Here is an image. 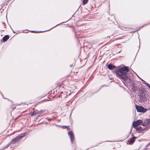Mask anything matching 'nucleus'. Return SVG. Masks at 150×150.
Here are the masks:
<instances>
[{
  "label": "nucleus",
  "mask_w": 150,
  "mask_h": 150,
  "mask_svg": "<svg viewBox=\"0 0 150 150\" xmlns=\"http://www.w3.org/2000/svg\"><path fill=\"white\" fill-rule=\"evenodd\" d=\"M144 26H145V25H144ZM144 26H143L141 27V28H142V27H143Z\"/></svg>",
  "instance_id": "27"
},
{
  "label": "nucleus",
  "mask_w": 150,
  "mask_h": 150,
  "mask_svg": "<svg viewBox=\"0 0 150 150\" xmlns=\"http://www.w3.org/2000/svg\"><path fill=\"white\" fill-rule=\"evenodd\" d=\"M64 127H67V126H64Z\"/></svg>",
  "instance_id": "22"
},
{
  "label": "nucleus",
  "mask_w": 150,
  "mask_h": 150,
  "mask_svg": "<svg viewBox=\"0 0 150 150\" xmlns=\"http://www.w3.org/2000/svg\"><path fill=\"white\" fill-rule=\"evenodd\" d=\"M144 88L140 89L139 88L138 90L140 92V94L139 95V101L140 102H142V101H144L146 100V98L145 97V94L144 92Z\"/></svg>",
  "instance_id": "2"
},
{
  "label": "nucleus",
  "mask_w": 150,
  "mask_h": 150,
  "mask_svg": "<svg viewBox=\"0 0 150 150\" xmlns=\"http://www.w3.org/2000/svg\"><path fill=\"white\" fill-rule=\"evenodd\" d=\"M136 138L135 137H132L128 141L127 144H132L134 142L135 139Z\"/></svg>",
  "instance_id": "7"
},
{
  "label": "nucleus",
  "mask_w": 150,
  "mask_h": 150,
  "mask_svg": "<svg viewBox=\"0 0 150 150\" xmlns=\"http://www.w3.org/2000/svg\"><path fill=\"white\" fill-rule=\"evenodd\" d=\"M82 29L83 30H85V28H83Z\"/></svg>",
  "instance_id": "23"
},
{
  "label": "nucleus",
  "mask_w": 150,
  "mask_h": 150,
  "mask_svg": "<svg viewBox=\"0 0 150 150\" xmlns=\"http://www.w3.org/2000/svg\"><path fill=\"white\" fill-rule=\"evenodd\" d=\"M21 117V115L18 116V118L20 117Z\"/></svg>",
  "instance_id": "21"
},
{
  "label": "nucleus",
  "mask_w": 150,
  "mask_h": 150,
  "mask_svg": "<svg viewBox=\"0 0 150 150\" xmlns=\"http://www.w3.org/2000/svg\"><path fill=\"white\" fill-rule=\"evenodd\" d=\"M59 24H58V25H57L56 26H54V27H53V28H54V27H56V26H57V25H59Z\"/></svg>",
  "instance_id": "20"
},
{
  "label": "nucleus",
  "mask_w": 150,
  "mask_h": 150,
  "mask_svg": "<svg viewBox=\"0 0 150 150\" xmlns=\"http://www.w3.org/2000/svg\"><path fill=\"white\" fill-rule=\"evenodd\" d=\"M72 66H73V65H72H72H70V67H72Z\"/></svg>",
  "instance_id": "19"
},
{
  "label": "nucleus",
  "mask_w": 150,
  "mask_h": 150,
  "mask_svg": "<svg viewBox=\"0 0 150 150\" xmlns=\"http://www.w3.org/2000/svg\"><path fill=\"white\" fill-rule=\"evenodd\" d=\"M136 109L137 111L138 112L144 113L146 112L147 110L146 108H144L142 106L138 105L136 106Z\"/></svg>",
  "instance_id": "4"
},
{
  "label": "nucleus",
  "mask_w": 150,
  "mask_h": 150,
  "mask_svg": "<svg viewBox=\"0 0 150 150\" xmlns=\"http://www.w3.org/2000/svg\"><path fill=\"white\" fill-rule=\"evenodd\" d=\"M150 128V126L149 127H143L142 128V131L145 130H147Z\"/></svg>",
  "instance_id": "13"
},
{
  "label": "nucleus",
  "mask_w": 150,
  "mask_h": 150,
  "mask_svg": "<svg viewBox=\"0 0 150 150\" xmlns=\"http://www.w3.org/2000/svg\"><path fill=\"white\" fill-rule=\"evenodd\" d=\"M150 122V120L149 119H146L142 123V125L144 126H146L148 125Z\"/></svg>",
  "instance_id": "9"
},
{
  "label": "nucleus",
  "mask_w": 150,
  "mask_h": 150,
  "mask_svg": "<svg viewBox=\"0 0 150 150\" xmlns=\"http://www.w3.org/2000/svg\"><path fill=\"white\" fill-rule=\"evenodd\" d=\"M88 0H83V4L84 5L87 4L88 2Z\"/></svg>",
  "instance_id": "15"
},
{
  "label": "nucleus",
  "mask_w": 150,
  "mask_h": 150,
  "mask_svg": "<svg viewBox=\"0 0 150 150\" xmlns=\"http://www.w3.org/2000/svg\"><path fill=\"white\" fill-rule=\"evenodd\" d=\"M108 68L110 70L115 69L116 67L111 64H109L108 65Z\"/></svg>",
  "instance_id": "10"
},
{
  "label": "nucleus",
  "mask_w": 150,
  "mask_h": 150,
  "mask_svg": "<svg viewBox=\"0 0 150 150\" xmlns=\"http://www.w3.org/2000/svg\"><path fill=\"white\" fill-rule=\"evenodd\" d=\"M26 135V133H23L22 135L21 136H17L16 137L12 139L11 141L9 142L11 144H14L17 142L19 139L25 136Z\"/></svg>",
  "instance_id": "3"
},
{
  "label": "nucleus",
  "mask_w": 150,
  "mask_h": 150,
  "mask_svg": "<svg viewBox=\"0 0 150 150\" xmlns=\"http://www.w3.org/2000/svg\"><path fill=\"white\" fill-rule=\"evenodd\" d=\"M34 111L32 112L29 113V114L31 116H33L34 115H37L38 114V111L37 110H35L34 109Z\"/></svg>",
  "instance_id": "8"
},
{
  "label": "nucleus",
  "mask_w": 150,
  "mask_h": 150,
  "mask_svg": "<svg viewBox=\"0 0 150 150\" xmlns=\"http://www.w3.org/2000/svg\"><path fill=\"white\" fill-rule=\"evenodd\" d=\"M141 80H142V81H144L142 79H141Z\"/></svg>",
  "instance_id": "24"
},
{
  "label": "nucleus",
  "mask_w": 150,
  "mask_h": 150,
  "mask_svg": "<svg viewBox=\"0 0 150 150\" xmlns=\"http://www.w3.org/2000/svg\"><path fill=\"white\" fill-rule=\"evenodd\" d=\"M129 68L127 67L124 66L114 70V73L119 76L120 78L122 79L124 81L128 83H131V89L134 92L137 91V83L129 78L128 76L127 72L129 71Z\"/></svg>",
  "instance_id": "1"
},
{
  "label": "nucleus",
  "mask_w": 150,
  "mask_h": 150,
  "mask_svg": "<svg viewBox=\"0 0 150 150\" xmlns=\"http://www.w3.org/2000/svg\"><path fill=\"white\" fill-rule=\"evenodd\" d=\"M43 112V111L41 110L40 111H38V114H41Z\"/></svg>",
  "instance_id": "16"
},
{
  "label": "nucleus",
  "mask_w": 150,
  "mask_h": 150,
  "mask_svg": "<svg viewBox=\"0 0 150 150\" xmlns=\"http://www.w3.org/2000/svg\"><path fill=\"white\" fill-rule=\"evenodd\" d=\"M11 145L10 143L9 142L8 144L7 145H5V146H4L3 148H2V149H5L6 148L8 147L10 145Z\"/></svg>",
  "instance_id": "14"
},
{
  "label": "nucleus",
  "mask_w": 150,
  "mask_h": 150,
  "mask_svg": "<svg viewBox=\"0 0 150 150\" xmlns=\"http://www.w3.org/2000/svg\"><path fill=\"white\" fill-rule=\"evenodd\" d=\"M110 6V4H109V6Z\"/></svg>",
  "instance_id": "26"
},
{
  "label": "nucleus",
  "mask_w": 150,
  "mask_h": 150,
  "mask_svg": "<svg viewBox=\"0 0 150 150\" xmlns=\"http://www.w3.org/2000/svg\"><path fill=\"white\" fill-rule=\"evenodd\" d=\"M9 36L8 35H6L3 38L2 40H3V42H6L9 38Z\"/></svg>",
  "instance_id": "12"
},
{
  "label": "nucleus",
  "mask_w": 150,
  "mask_h": 150,
  "mask_svg": "<svg viewBox=\"0 0 150 150\" xmlns=\"http://www.w3.org/2000/svg\"><path fill=\"white\" fill-rule=\"evenodd\" d=\"M134 128L136 129L137 131L141 133L142 131V127L141 126L137 127L136 128Z\"/></svg>",
  "instance_id": "11"
},
{
  "label": "nucleus",
  "mask_w": 150,
  "mask_h": 150,
  "mask_svg": "<svg viewBox=\"0 0 150 150\" xmlns=\"http://www.w3.org/2000/svg\"><path fill=\"white\" fill-rule=\"evenodd\" d=\"M18 117H17L16 118H15V120H17L18 118Z\"/></svg>",
  "instance_id": "18"
},
{
  "label": "nucleus",
  "mask_w": 150,
  "mask_h": 150,
  "mask_svg": "<svg viewBox=\"0 0 150 150\" xmlns=\"http://www.w3.org/2000/svg\"><path fill=\"white\" fill-rule=\"evenodd\" d=\"M68 134L69 135V136L71 142L73 143V141H74L75 139L74 134L71 131L69 132H68Z\"/></svg>",
  "instance_id": "6"
},
{
  "label": "nucleus",
  "mask_w": 150,
  "mask_h": 150,
  "mask_svg": "<svg viewBox=\"0 0 150 150\" xmlns=\"http://www.w3.org/2000/svg\"><path fill=\"white\" fill-rule=\"evenodd\" d=\"M49 119V120H51L50 119Z\"/></svg>",
  "instance_id": "28"
},
{
  "label": "nucleus",
  "mask_w": 150,
  "mask_h": 150,
  "mask_svg": "<svg viewBox=\"0 0 150 150\" xmlns=\"http://www.w3.org/2000/svg\"><path fill=\"white\" fill-rule=\"evenodd\" d=\"M142 122V121L141 120H138L137 121H134L133 123V126L134 128H136L137 126L141 124Z\"/></svg>",
  "instance_id": "5"
},
{
  "label": "nucleus",
  "mask_w": 150,
  "mask_h": 150,
  "mask_svg": "<svg viewBox=\"0 0 150 150\" xmlns=\"http://www.w3.org/2000/svg\"><path fill=\"white\" fill-rule=\"evenodd\" d=\"M31 32L32 33H38V32H37L35 31H31Z\"/></svg>",
  "instance_id": "17"
},
{
  "label": "nucleus",
  "mask_w": 150,
  "mask_h": 150,
  "mask_svg": "<svg viewBox=\"0 0 150 150\" xmlns=\"http://www.w3.org/2000/svg\"><path fill=\"white\" fill-rule=\"evenodd\" d=\"M13 32L14 33H15V32H14V31L13 30Z\"/></svg>",
  "instance_id": "25"
}]
</instances>
